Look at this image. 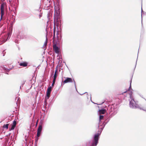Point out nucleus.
<instances>
[{
    "mask_svg": "<svg viewBox=\"0 0 146 146\" xmlns=\"http://www.w3.org/2000/svg\"><path fill=\"white\" fill-rule=\"evenodd\" d=\"M104 103V102H103L102 104H102Z\"/></svg>",
    "mask_w": 146,
    "mask_h": 146,
    "instance_id": "43",
    "label": "nucleus"
},
{
    "mask_svg": "<svg viewBox=\"0 0 146 146\" xmlns=\"http://www.w3.org/2000/svg\"><path fill=\"white\" fill-rule=\"evenodd\" d=\"M10 38L9 34H8L5 36L1 39V44H2L5 42L7 40H9Z\"/></svg>",
    "mask_w": 146,
    "mask_h": 146,
    "instance_id": "8",
    "label": "nucleus"
},
{
    "mask_svg": "<svg viewBox=\"0 0 146 146\" xmlns=\"http://www.w3.org/2000/svg\"><path fill=\"white\" fill-rule=\"evenodd\" d=\"M46 31V33L47 34L48 32H47V27L46 28V29H45Z\"/></svg>",
    "mask_w": 146,
    "mask_h": 146,
    "instance_id": "34",
    "label": "nucleus"
},
{
    "mask_svg": "<svg viewBox=\"0 0 146 146\" xmlns=\"http://www.w3.org/2000/svg\"><path fill=\"white\" fill-rule=\"evenodd\" d=\"M129 107L131 108L132 109H139V104L138 105L136 103L133 98L131 97V99H129Z\"/></svg>",
    "mask_w": 146,
    "mask_h": 146,
    "instance_id": "5",
    "label": "nucleus"
},
{
    "mask_svg": "<svg viewBox=\"0 0 146 146\" xmlns=\"http://www.w3.org/2000/svg\"><path fill=\"white\" fill-rule=\"evenodd\" d=\"M92 101V102L93 103H94H94L92 101Z\"/></svg>",
    "mask_w": 146,
    "mask_h": 146,
    "instance_id": "44",
    "label": "nucleus"
},
{
    "mask_svg": "<svg viewBox=\"0 0 146 146\" xmlns=\"http://www.w3.org/2000/svg\"><path fill=\"white\" fill-rule=\"evenodd\" d=\"M9 124H4L3 125V127L4 128H5L6 129H7L8 128V126H9Z\"/></svg>",
    "mask_w": 146,
    "mask_h": 146,
    "instance_id": "20",
    "label": "nucleus"
},
{
    "mask_svg": "<svg viewBox=\"0 0 146 146\" xmlns=\"http://www.w3.org/2000/svg\"><path fill=\"white\" fill-rule=\"evenodd\" d=\"M104 116L103 115H100L99 117V125L98 127H99L100 126H102V127L100 128L98 131V132L100 130V129L103 127L105 125V126L106 125L109 121L110 120L109 119H106L105 122L103 121H102L104 118Z\"/></svg>",
    "mask_w": 146,
    "mask_h": 146,
    "instance_id": "6",
    "label": "nucleus"
},
{
    "mask_svg": "<svg viewBox=\"0 0 146 146\" xmlns=\"http://www.w3.org/2000/svg\"><path fill=\"white\" fill-rule=\"evenodd\" d=\"M132 78H131V80H130V86H129V89H128V90H127L128 91H129L131 89V82H132Z\"/></svg>",
    "mask_w": 146,
    "mask_h": 146,
    "instance_id": "21",
    "label": "nucleus"
},
{
    "mask_svg": "<svg viewBox=\"0 0 146 146\" xmlns=\"http://www.w3.org/2000/svg\"><path fill=\"white\" fill-rule=\"evenodd\" d=\"M90 100H91V101H92L91 96H90Z\"/></svg>",
    "mask_w": 146,
    "mask_h": 146,
    "instance_id": "41",
    "label": "nucleus"
},
{
    "mask_svg": "<svg viewBox=\"0 0 146 146\" xmlns=\"http://www.w3.org/2000/svg\"><path fill=\"white\" fill-rule=\"evenodd\" d=\"M107 110V108H106L105 109L102 108V109L99 110V113L100 114H104L106 112Z\"/></svg>",
    "mask_w": 146,
    "mask_h": 146,
    "instance_id": "11",
    "label": "nucleus"
},
{
    "mask_svg": "<svg viewBox=\"0 0 146 146\" xmlns=\"http://www.w3.org/2000/svg\"><path fill=\"white\" fill-rule=\"evenodd\" d=\"M52 87L51 86H49L47 90L46 93L49 94H50L52 91Z\"/></svg>",
    "mask_w": 146,
    "mask_h": 146,
    "instance_id": "14",
    "label": "nucleus"
},
{
    "mask_svg": "<svg viewBox=\"0 0 146 146\" xmlns=\"http://www.w3.org/2000/svg\"><path fill=\"white\" fill-rule=\"evenodd\" d=\"M105 125L103 127L100 129V130L99 131L98 133H96L94 135L90 146H96L97 145L98 143L100 135Z\"/></svg>",
    "mask_w": 146,
    "mask_h": 146,
    "instance_id": "2",
    "label": "nucleus"
},
{
    "mask_svg": "<svg viewBox=\"0 0 146 146\" xmlns=\"http://www.w3.org/2000/svg\"><path fill=\"white\" fill-rule=\"evenodd\" d=\"M49 14L48 13V15H48L47 17H48H48H49Z\"/></svg>",
    "mask_w": 146,
    "mask_h": 146,
    "instance_id": "36",
    "label": "nucleus"
},
{
    "mask_svg": "<svg viewBox=\"0 0 146 146\" xmlns=\"http://www.w3.org/2000/svg\"><path fill=\"white\" fill-rule=\"evenodd\" d=\"M127 91H126L125 92H123L122 93H120V94H123V93H125L127 92Z\"/></svg>",
    "mask_w": 146,
    "mask_h": 146,
    "instance_id": "32",
    "label": "nucleus"
},
{
    "mask_svg": "<svg viewBox=\"0 0 146 146\" xmlns=\"http://www.w3.org/2000/svg\"><path fill=\"white\" fill-rule=\"evenodd\" d=\"M60 11L59 10H55L54 19L56 20L57 27L60 26L61 25V20L60 19Z\"/></svg>",
    "mask_w": 146,
    "mask_h": 146,
    "instance_id": "4",
    "label": "nucleus"
},
{
    "mask_svg": "<svg viewBox=\"0 0 146 146\" xmlns=\"http://www.w3.org/2000/svg\"><path fill=\"white\" fill-rule=\"evenodd\" d=\"M43 121L42 120H41L40 123L39 125L38 129L37 136L39 137L40 136L42 128Z\"/></svg>",
    "mask_w": 146,
    "mask_h": 146,
    "instance_id": "7",
    "label": "nucleus"
},
{
    "mask_svg": "<svg viewBox=\"0 0 146 146\" xmlns=\"http://www.w3.org/2000/svg\"><path fill=\"white\" fill-rule=\"evenodd\" d=\"M105 108H107L108 113L110 114L109 117L111 118L115 115L117 112V109L115 108L113 105H108V107L106 106Z\"/></svg>",
    "mask_w": 146,
    "mask_h": 146,
    "instance_id": "3",
    "label": "nucleus"
},
{
    "mask_svg": "<svg viewBox=\"0 0 146 146\" xmlns=\"http://www.w3.org/2000/svg\"><path fill=\"white\" fill-rule=\"evenodd\" d=\"M38 137L37 136L36 137L35 139V143L36 144H37L38 142V137Z\"/></svg>",
    "mask_w": 146,
    "mask_h": 146,
    "instance_id": "26",
    "label": "nucleus"
},
{
    "mask_svg": "<svg viewBox=\"0 0 146 146\" xmlns=\"http://www.w3.org/2000/svg\"><path fill=\"white\" fill-rule=\"evenodd\" d=\"M55 27H54L53 31V48L55 52L58 54L59 52V47L57 45L60 44L62 38V35L61 31H56V38L57 39H55Z\"/></svg>",
    "mask_w": 146,
    "mask_h": 146,
    "instance_id": "1",
    "label": "nucleus"
},
{
    "mask_svg": "<svg viewBox=\"0 0 146 146\" xmlns=\"http://www.w3.org/2000/svg\"><path fill=\"white\" fill-rule=\"evenodd\" d=\"M53 74H54V72H53L52 73V74L51 75V76H52V75H53Z\"/></svg>",
    "mask_w": 146,
    "mask_h": 146,
    "instance_id": "39",
    "label": "nucleus"
},
{
    "mask_svg": "<svg viewBox=\"0 0 146 146\" xmlns=\"http://www.w3.org/2000/svg\"><path fill=\"white\" fill-rule=\"evenodd\" d=\"M5 50H3L2 52V54L3 55V56H4L6 53V52L5 51Z\"/></svg>",
    "mask_w": 146,
    "mask_h": 146,
    "instance_id": "29",
    "label": "nucleus"
},
{
    "mask_svg": "<svg viewBox=\"0 0 146 146\" xmlns=\"http://www.w3.org/2000/svg\"><path fill=\"white\" fill-rule=\"evenodd\" d=\"M25 81H24L23 83L22 84L21 86H20V89H21L22 87H23V85L25 84Z\"/></svg>",
    "mask_w": 146,
    "mask_h": 146,
    "instance_id": "28",
    "label": "nucleus"
},
{
    "mask_svg": "<svg viewBox=\"0 0 146 146\" xmlns=\"http://www.w3.org/2000/svg\"><path fill=\"white\" fill-rule=\"evenodd\" d=\"M41 16H42L40 15H39L40 18Z\"/></svg>",
    "mask_w": 146,
    "mask_h": 146,
    "instance_id": "40",
    "label": "nucleus"
},
{
    "mask_svg": "<svg viewBox=\"0 0 146 146\" xmlns=\"http://www.w3.org/2000/svg\"><path fill=\"white\" fill-rule=\"evenodd\" d=\"M132 94H133V92L132 91H131L130 93L129 94V99H131V97H132V98H133V96H132Z\"/></svg>",
    "mask_w": 146,
    "mask_h": 146,
    "instance_id": "25",
    "label": "nucleus"
},
{
    "mask_svg": "<svg viewBox=\"0 0 146 146\" xmlns=\"http://www.w3.org/2000/svg\"><path fill=\"white\" fill-rule=\"evenodd\" d=\"M1 12V19L0 20L1 21L2 17L5 14V9H0Z\"/></svg>",
    "mask_w": 146,
    "mask_h": 146,
    "instance_id": "16",
    "label": "nucleus"
},
{
    "mask_svg": "<svg viewBox=\"0 0 146 146\" xmlns=\"http://www.w3.org/2000/svg\"><path fill=\"white\" fill-rule=\"evenodd\" d=\"M47 104V100H45L44 99V105L43 106V108H44V107H46V105Z\"/></svg>",
    "mask_w": 146,
    "mask_h": 146,
    "instance_id": "23",
    "label": "nucleus"
},
{
    "mask_svg": "<svg viewBox=\"0 0 146 146\" xmlns=\"http://www.w3.org/2000/svg\"><path fill=\"white\" fill-rule=\"evenodd\" d=\"M137 61V60H136V64H135V67H136V65Z\"/></svg>",
    "mask_w": 146,
    "mask_h": 146,
    "instance_id": "37",
    "label": "nucleus"
},
{
    "mask_svg": "<svg viewBox=\"0 0 146 146\" xmlns=\"http://www.w3.org/2000/svg\"><path fill=\"white\" fill-rule=\"evenodd\" d=\"M46 112H47V111H46Z\"/></svg>",
    "mask_w": 146,
    "mask_h": 146,
    "instance_id": "45",
    "label": "nucleus"
},
{
    "mask_svg": "<svg viewBox=\"0 0 146 146\" xmlns=\"http://www.w3.org/2000/svg\"><path fill=\"white\" fill-rule=\"evenodd\" d=\"M50 94H49L48 93H46V96L45 97L44 99H45V100H47L50 97Z\"/></svg>",
    "mask_w": 146,
    "mask_h": 146,
    "instance_id": "18",
    "label": "nucleus"
},
{
    "mask_svg": "<svg viewBox=\"0 0 146 146\" xmlns=\"http://www.w3.org/2000/svg\"><path fill=\"white\" fill-rule=\"evenodd\" d=\"M6 5V3L4 2H2L1 5L0 9H5V7Z\"/></svg>",
    "mask_w": 146,
    "mask_h": 146,
    "instance_id": "13",
    "label": "nucleus"
},
{
    "mask_svg": "<svg viewBox=\"0 0 146 146\" xmlns=\"http://www.w3.org/2000/svg\"><path fill=\"white\" fill-rule=\"evenodd\" d=\"M87 94V95H88V92H84V93H83V94H80V95H83V94Z\"/></svg>",
    "mask_w": 146,
    "mask_h": 146,
    "instance_id": "33",
    "label": "nucleus"
},
{
    "mask_svg": "<svg viewBox=\"0 0 146 146\" xmlns=\"http://www.w3.org/2000/svg\"><path fill=\"white\" fill-rule=\"evenodd\" d=\"M56 78H53L52 83V87H53L54 85V84H55V81L56 80Z\"/></svg>",
    "mask_w": 146,
    "mask_h": 146,
    "instance_id": "19",
    "label": "nucleus"
},
{
    "mask_svg": "<svg viewBox=\"0 0 146 146\" xmlns=\"http://www.w3.org/2000/svg\"><path fill=\"white\" fill-rule=\"evenodd\" d=\"M15 43H18V42H16V41H15Z\"/></svg>",
    "mask_w": 146,
    "mask_h": 146,
    "instance_id": "42",
    "label": "nucleus"
},
{
    "mask_svg": "<svg viewBox=\"0 0 146 146\" xmlns=\"http://www.w3.org/2000/svg\"><path fill=\"white\" fill-rule=\"evenodd\" d=\"M13 12L14 13L13 14H12L13 15L12 16V22L13 23H14L15 22V16L16 15V14L15 13V12L13 11Z\"/></svg>",
    "mask_w": 146,
    "mask_h": 146,
    "instance_id": "12",
    "label": "nucleus"
},
{
    "mask_svg": "<svg viewBox=\"0 0 146 146\" xmlns=\"http://www.w3.org/2000/svg\"><path fill=\"white\" fill-rule=\"evenodd\" d=\"M15 127L16 126L12 125L11 127L9 128V130L11 131L13 130Z\"/></svg>",
    "mask_w": 146,
    "mask_h": 146,
    "instance_id": "24",
    "label": "nucleus"
},
{
    "mask_svg": "<svg viewBox=\"0 0 146 146\" xmlns=\"http://www.w3.org/2000/svg\"><path fill=\"white\" fill-rule=\"evenodd\" d=\"M142 13H144L143 12V11L142 10V7L141 8V18H142Z\"/></svg>",
    "mask_w": 146,
    "mask_h": 146,
    "instance_id": "31",
    "label": "nucleus"
},
{
    "mask_svg": "<svg viewBox=\"0 0 146 146\" xmlns=\"http://www.w3.org/2000/svg\"><path fill=\"white\" fill-rule=\"evenodd\" d=\"M47 42H48L47 38V37H46V40L45 42H44V46H43V47L44 48L45 47H44V46H46V45H47Z\"/></svg>",
    "mask_w": 146,
    "mask_h": 146,
    "instance_id": "22",
    "label": "nucleus"
},
{
    "mask_svg": "<svg viewBox=\"0 0 146 146\" xmlns=\"http://www.w3.org/2000/svg\"><path fill=\"white\" fill-rule=\"evenodd\" d=\"M72 82L73 80L71 78L67 77L66 78L65 80L64 81L63 83L64 84Z\"/></svg>",
    "mask_w": 146,
    "mask_h": 146,
    "instance_id": "10",
    "label": "nucleus"
},
{
    "mask_svg": "<svg viewBox=\"0 0 146 146\" xmlns=\"http://www.w3.org/2000/svg\"><path fill=\"white\" fill-rule=\"evenodd\" d=\"M58 76V70L56 69L55 73L54 74V75L53 76V77L54 78H56Z\"/></svg>",
    "mask_w": 146,
    "mask_h": 146,
    "instance_id": "17",
    "label": "nucleus"
},
{
    "mask_svg": "<svg viewBox=\"0 0 146 146\" xmlns=\"http://www.w3.org/2000/svg\"><path fill=\"white\" fill-rule=\"evenodd\" d=\"M20 65L21 66L25 67L27 65V63L25 62H21L20 64Z\"/></svg>",
    "mask_w": 146,
    "mask_h": 146,
    "instance_id": "15",
    "label": "nucleus"
},
{
    "mask_svg": "<svg viewBox=\"0 0 146 146\" xmlns=\"http://www.w3.org/2000/svg\"><path fill=\"white\" fill-rule=\"evenodd\" d=\"M73 82H74L75 87V88H76V91H77V89H76V82H75V81H74V79H73Z\"/></svg>",
    "mask_w": 146,
    "mask_h": 146,
    "instance_id": "30",
    "label": "nucleus"
},
{
    "mask_svg": "<svg viewBox=\"0 0 146 146\" xmlns=\"http://www.w3.org/2000/svg\"><path fill=\"white\" fill-rule=\"evenodd\" d=\"M58 66H57L56 67V69L58 70Z\"/></svg>",
    "mask_w": 146,
    "mask_h": 146,
    "instance_id": "38",
    "label": "nucleus"
},
{
    "mask_svg": "<svg viewBox=\"0 0 146 146\" xmlns=\"http://www.w3.org/2000/svg\"><path fill=\"white\" fill-rule=\"evenodd\" d=\"M16 124H17V121H15V120L13 121V124L12 125L16 126Z\"/></svg>",
    "mask_w": 146,
    "mask_h": 146,
    "instance_id": "27",
    "label": "nucleus"
},
{
    "mask_svg": "<svg viewBox=\"0 0 146 146\" xmlns=\"http://www.w3.org/2000/svg\"><path fill=\"white\" fill-rule=\"evenodd\" d=\"M45 107V108H44V110H42V111H44V112H45V110L46 109V107Z\"/></svg>",
    "mask_w": 146,
    "mask_h": 146,
    "instance_id": "35",
    "label": "nucleus"
},
{
    "mask_svg": "<svg viewBox=\"0 0 146 146\" xmlns=\"http://www.w3.org/2000/svg\"><path fill=\"white\" fill-rule=\"evenodd\" d=\"M11 69V68H7L4 66L1 67H0V70L3 71V72H5V74H8V73H7L6 72L9 71Z\"/></svg>",
    "mask_w": 146,
    "mask_h": 146,
    "instance_id": "9",
    "label": "nucleus"
}]
</instances>
